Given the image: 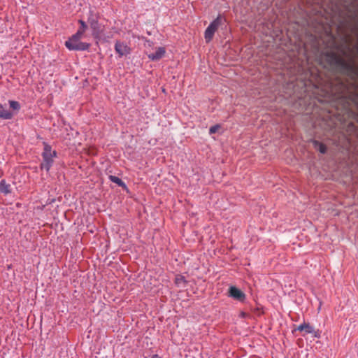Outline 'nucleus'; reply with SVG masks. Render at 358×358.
<instances>
[{
  "label": "nucleus",
  "instance_id": "nucleus-11",
  "mask_svg": "<svg viewBox=\"0 0 358 358\" xmlns=\"http://www.w3.org/2000/svg\"><path fill=\"white\" fill-rule=\"evenodd\" d=\"M314 148L318 150L320 153L324 154L327 152V147L322 143L319 142L318 141H313Z\"/></svg>",
  "mask_w": 358,
  "mask_h": 358
},
{
  "label": "nucleus",
  "instance_id": "nucleus-10",
  "mask_svg": "<svg viewBox=\"0 0 358 358\" xmlns=\"http://www.w3.org/2000/svg\"><path fill=\"white\" fill-rule=\"evenodd\" d=\"M0 117L4 120H10L13 117V113L4 110L2 105H0Z\"/></svg>",
  "mask_w": 358,
  "mask_h": 358
},
{
  "label": "nucleus",
  "instance_id": "nucleus-20",
  "mask_svg": "<svg viewBox=\"0 0 358 358\" xmlns=\"http://www.w3.org/2000/svg\"><path fill=\"white\" fill-rule=\"evenodd\" d=\"M151 358H161L158 355H154Z\"/></svg>",
  "mask_w": 358,
  "mask_h": 358
},
{
  "label": "nucleus",
  "instance_id": "nucleus-8",
  "mask_svg": "<svg viewBox=\"0 0 358 358\" xmlns=\"http://www.w3.org/2000/svg\"><path fill=\"white\" fill-rule=\"evenodd\" d=\"M78 22L80 24V27L75 34H76L78 36H80L84 38L85 33L87 31V29H88V26H87V23L83 20H78Z\"/></svg>",
  "mask_w": 358,
  "mask_h": 358
},
{
  "label": "nucleus",
  "instance_id": "nucleus-12",
  "mask_svg": "<svg viewBox=\"0 0 358 358\" xmlns=\"http://www.w3.org/2000/svg\"><path fill=\"white\" fill-rule=\"evenodd\" d=\"M91 27V29H92V36L95 38H100V36H101V29H100V27H99V22L96 23L94 27Z\"/></svg>",
  "mask_w": 358,
  "mask_h": 358
},
{
  "label": "nucleus",
  "instance_id": "nucleus-17",
  "mask_svg": "<svg viewBox=\"0 0 358 358\" xmlns=\"http://www.w3.org/2000/svg\"><path fill=\"white\" fill-rule=\"evenodd\" d=\"M220 128V126L218 125V124H216V125H214V126H212L210 127L209 129V133L210 134H215L217 131V130Z\"/></svg>",
  "mask_w": 358,
  "mask_h": 358
},
{
  "label": "nucleus",
  "instance_id": "nucleus-1",
  "mask_svg": "<svg viewBox=\"0 0 358 358\" xmlns=\"http://www.w3.org/2000/svg\"><path fill=\"white\" fill-rule=\"evenodd\" d=\"M83 37L76 34H73L68 41L65 42V46L69 50L85 51L90 48V44L82 42Z\"/></svg>",
  "mask_w": 358,
  "mask_h": 358
},
{
  "label": "nucleus",
  "instance_id": "nucleus-3",
  "mask_svg": "<svg viewBox=\"0 0 358 358\" xmlns=\"http://www.w3.org/2000/svg\"><path fill=\"white\" fill-rule=\"evenodd\" d=\"M222 18L221 15H219L213 22H210L208 27L206 29L204 32V38L206 43H209L211 41L215 31H217L220 25L222 24Z\"/></svg>",
  "mask_w": 358,
  "mask_h": 358
},
{
  "label": "nucleus",
  "instance_id": "nucleus-14",
  "mask_svg": "<svg viewBox=\"0 0 358 358\" xmlns=\"http://www.w3.org/2000/svg\"><path fill=\"white\" fill-rule=\"evenodd\" d=\"M87 22L90 27H94V25L99 22L98 20L94 16V12L92 10H90Z\"/></svg>",
  "mask_w": 358,
  "mask_h": 358
},
{
  "label": "nucleus",
  "instance_id": "nucleus-5",
  "mask_svg": "<svg viewBox=\"0 0 358 358\" xmlns=\"http://www.w3.org/2000/svg\"><path fill=\"white\" fill-rule=\"evenodd\" d=\"M115 50L120 57L127 56L131 53V48L126 43L120 41L115 42Z\"/></svg>",
  "mask_w": 358,
  "mask_h": 358
},
{
  "label": "nucleus",
  "instance_id": "nucleus-9",
  "mask_svg": "<svg viewBox=\"0 0 358 358\" xmlns=\"http://www.w3.org/2000/svg\"><path fill=\"white\" fill-rule=\"evenodd\" d=\"M11 192V186L10 184L6 183L5 180L0 181V193L7 195Z\"/></svg>",
  "mask_w": 358,
  "mask_h": 358
},
{
  "label": "nucleus",
  "instance_id": "nucleus-18",
  "mask_svg": "<svg viewBox=\"0 0 358 358\" xmlns=\"http://www.w3.org/2000/svg\"><path fill=\"white\" fill-rule=\"evenodd\" d=\"M332 57L333 59L336 61V63L337 64H343L344 63V62L343 61V59H341V58H339L338 57H337L335 54H332Z\"/></svg>",
  "mask_w": 358,
  "mask_h": 358
},
{
  "label": "nucleus",
  "instance_id": "nucleus-13",
  "mask_svg": "<svg viewBox=\"0 0 358 358\" xmlns=\"http://www.w3.org/2000/svg\"><path fill=\"white\" fill-rule=\"evenodd\" d=\"M109 179L111 182L117 184L119 187H126L125 183L120 178L115 176H110Z\"/></svg>",
  "mask_w": 358,
  "mask_h": 358
},
{
  "label": "nucleus",
  "instance_id": "nucleus-4",
  "mask_svg": "<svg viewBox=\"0 0 358 358\" xmlns=\"http://www.w3.org/2000/svg\"><path fill=\"white\" fill-rule=\"evenodd\" d=\"M229 296L241 302H243L246 299L245 293L235 286L229 288Z\"/></svg>",
  "mask_w": 358,
  "mask_h": 358
},
{
  "label": "nucleus",
  "instance_id": "nucleus-2",
  "mask_svg": "<svg viewBox=\"0 0 358 358\" xmlns=\"http://www.w3.org/2000/svg\"><path fill=\"white\" fill-rule=\"evenodd\" d=\"M57 156V152L52 150V148L48 144L44 145L43 152L42 153L43 162L41 164V169L48 172L52 166L54 158Z\"/></svg>",
  "mask_w": 358,
  "mask_h": 358
},
{
  "label": "nucleus",
  "instance_id": "nucleus-15",
  "mask_svg": "<svg viewBox=\"0 0 358 358\" xmlns=\"http://www.w3.org/2000/svg\"><path fill=\"white\" fill-rule=\"evenodd\" d=\"M186 282V280H185V278L184 276L182 275H177L176 277V279H175V283L178 285V286H181V285H184Z\"/></svg>",
  "mask_w": 358,
  "mask_h": 358
},
{
  "label": "nucleus",
  "instance_id": "nucleus-16",
  "mask_svg": "<svg viewBox=\"0 0 358 358\" xmlns=\"http://www.w3.org/2000/svg\"><path fill=\"white\" fill-rule=\"evenodd\" d=\"M9 106L10 108L15 110H19L20 108V105L19 102L16 101H9Z\"/></svg>",
  "mask_w": 358,
  "mask_h": 358
},
{
  "label": "nucleus",
  "instance_id": "nucleus-19",
  "mask_svg": "<svg viewBox=\"0 0 358 358\" xmlns=\"http://www.w3.org/2000/svg\"><path fill=\"white\" fill-rule=\"evenodd\" d=\"M246 316H247V313H244V312H241V317L245 318V317H246Z\"/></svg>",
  "mask_w": 358,
  "mask_h": 358
},
{
  "label": "nucleus",
  "instance_id": "nucleus-6",
  "mask_svg": "<svg viewBox=\"0 0 358 358\" xmlns=\"http://www.w3.org/2000/svg\"><path fill=\"white\" fill-rule=\"evenodd\" d=\"M295 331H304L305 334H313L314 337L319 338L320 336V332L315 331L314 328L308 323H303L299 325Z\"/></svg>",
  "mask_w": 358,
  "mask_h": 358
},
{
  "label": "nucleus",
  "instance_id": "nucleus-7",
  "mask_svg": "<svg viewBox=\"0 0 358 358\" xmlns=\"http://www.w3.org/2000/svg\"><path fill=\"white\" fill-rule=\"evenodd\" d=\"M166 51L164 48L159 47L156 49L155 52L150 53L148 55V58L152 61H157L162 58L164 55Z\"/></svg>",
  "mask_w": 358,
  "mask_h": 358
}]
</instances>
